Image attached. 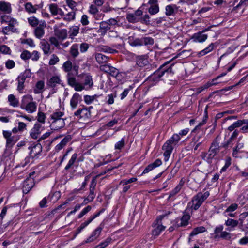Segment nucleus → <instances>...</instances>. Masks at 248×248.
Wrapping results in <instances>:
<instances>
[{
	"label": "nucleus",
	"instance_id": "nucleus-24",
	"mask_svg": "<svg viewBox=\"0 0 248 248\" xmlns=\"http://www.w3.org/2000/svg\"><path fill=\"white\" fill-rule=\"evenodd\" d=\"M239 224L238 220H234L232 218H228L225 222V225L228 228L227 229L228 231H232L238 226Z\"/></svg>",
	"mask_w": 248,
	"mask_h": 248
},
{
	"label": "nucleus",
	"instance_id": "nucleus-42",
	"mask_svg": "<svg viewBox=\"0 0 248 248\" xmlns=\"http://www.w3.org/2000/svg\"><path fill=\"white\" fill-rule=\"evenodd\" d=\"M58 39V38L52 36L49 38V42L50 45H53L58 49H60V44Z\"/></svg>",
	"mask_w": 248,
	"mask_h": 248
},
{
	"label": "nucleus",
	"instance_id": "nucleus-41",
	"mask_svg": "<svg viewBox=\"0 0 248 248\" xmlns=\"http://www.w3.org/2000/svg\"><path fill=\"white\" fill-rule=\"evenodd\" d=\"M44 87V82L42 80L38 81L36 85L35 88L34 89L35 93H40L42 92V90Z\"/></svg>",
	"mask_w": 248,
	"mask_h": 248
},
{
	"label": "nucleus",
	"instance_id": "nucleus-20",
	"mask_svg": "<svg viewBox=\"0 0 248 248\" xmlns=\"http://www.w3.org/2000/svg\"><path fill=\"white\" fill-rule=\"evenodd\" d=\"M81 101V96L77 93H75L70 100V106L74 109L76 108L77 105Z\"/></svg>",
	"mask_w": 248,
	"mask_h": 248
},
{
	"label": "nucleus",
	"instance_id": "nucleus-17",
	"mask_svg": "<svg viewBox=\"0 0 248 248\" xmlns=\"http://www.w3.org/2000/svg\"><path fill=\"white\" fill-rule=\"evenodd\" d=\"M49 10L51 14L53 16L59 15L63 16L64 15V12L59 7L57 4L55 3H52L48 5Z\"/></svg>",
	"mask_w": 248,
	"mask_h": 248
},
{
	"label": "nucleus",
	"instance_id": "nucleus-45",
	"mask_svg": "<svg viewBox=\"0 0 248 248\" xmlns=\"http://www.w3.org/2000/svg\"><path fill=\"white\" fill-rule=\"evenodd\" d=\"M63 19L65 21H70L73 20L75 18V11H72L69 12L65 15H63Z\"/></svg>",
	"mask_w": 248,
	"mask_h": 248
},
{
	"label": "nucleus",
	"instance_id": "nucleus-30",
	"mask_svg": "<svg viewBox=\"0 0 248 248\" xmlns=\"http://www.w3.org/2000/svg\"><path fill=\"white\" fill-rule=\"evenodd\" d=\"M9 105L13 107H17L19 105L18 99L13 94H10L8 96Z\"/></svg>",
	"mask_w": 248,
	"mask_h": 248
},
{
	"label": "nucleus",
	"instance_id": "nucleus-58",
	"mask_svg": "<svg viewBox=\"0 0 248 248\" xmlns=\"http://www.w3.org/2000/svg\"><path fill=\"white\" fill-rule=\"evenodd\" d=\"M124 138H122L121 140L116 143V144H115V149L116 150H121L124 147Z\"/></svg>",
	"mask_w": 248,
	"mask_h": 248
},
{
	"label": "nucleus",
	"instance_id": "nucleus-54",
	"mask_svg": "<svg viewBox=\"0 0 248 248\" xmlns=\"http://www.w3.org/2000/svg\"><path fill=\"white\" fill-rule=\"evenodd\" d=\"M59 62V57L55 54H53L51 55V58L49 61V64L50 65H53L56 64L57 62Z\"/></svg>",
	"mask_w": 248,
	"mask_h": 248
},
{
	"label": "nucleus",
	"instance_id": "nucleus-29",
	"mask_svg": "<svg viewBox=\"0 0 248 248\" xmlns=\"http://www.w3.org/2000/svg\"><path fill=\"white\" fill-rule=\"evenodd\" d=\"M165 14L167 16L174 15L178 11V7L175 5H167L165 8Z\"/></svg>",
	"mask_w": 248,
	"mask_h": 248
},
{
	"label": "nucleus",
	"instance_id": "nucleus-62",
	"mask_svg": "<svg viewBox=\"0 0 248 248\" xmlns=\"http://www.w3.org/2000/svg\"><path fill=\"white\" fill-rule=\"evenodd\" d=\"M66 3L68 7H69L73 11H76L77 10L76 8L78 6V3L72 0H70L66 2Z\"/></svg>",
	"mask_w": 248,
	"mask_h": 248
},
{
	"label": "nucleus",
	"instance_id": "nucleus-52",
	"mask_svg": "<svg viewBox=\"0 0 248 248\" xmlns=\"http://www.w3.org/2000/svg\"><path fill=\"white\" fill-rule=\"evenodd\" d=\"M28 21L29 24L32 27H35L39 24V20L34 16L29 17Z\"/></svg>",
	"mask_w": 248,
	"mask_h": 248
},
{
	"label": "nucleus",
	"instance_id": "nucleus-31",
	"mask_svg": "<svg viewBox=\"0 0 248 248\" xmlns=\"http://www.w3.org/2000/svg\"><path fill=\"white\" fill-rule=\"evenodd\" d=\"M244 147V144L243 143H240L239 141L237 142L236 146L233 148V151L232 153V155L233 157L237 158L238 157V154L240 153V149L243 148Z\"/></svg>",
	"mask_w": 248,
	"mask_h": 248
},
{
	"label": "nucleus",
	"instance_id": "nucleus-49",
	"mask_svg": "<svg viewBox=\"0 0 248 248\" xmlns=\"http://www.w3.org/2000/svg\"><path fill=\"white\" fill-rule=\"evenodd\" d=\"M165 227L162 225H159L152 232L153 235L154 236H158L160 232L165 229Z\"/></svg>",
	"mask_w": 248,
	"mask_h": 248
},
{
	"label": "nucleus",
	"instance_id": "nucleus-11",
	"mask_svg": "<svg viewBox=\"0 0 248 248\" xmlns=\"http://www.w3.org/2000/svg\"><path fill=\"white\" fill-rule=\"evenodd\" d=\"M136 64L143 67L149 65L148 56L147 55H137L135 57Z\"/></svg>",
	"mask_w": 248,
	"mask_h": 248
},
{
	"label": "nucleus",
	"instance_id": "nucleus-28",
	"mask_svg": "<svg viewBox=\"0 0 248 248\" xmlns=\"http://www.w3.org/2000/svg\"><path fill=\"white\" fill-rule=\"evenodd\" d=\"M78 49V44H74L72 45L70 48L69 53L72 58H76L79 55Z\"/></svg>",
	"mask_w": 248,
	"mask_h": 248
},
{
	"label": "nucleus",
	"instance_id": "nucleus-6",
	"mask_svg": "<svg viewBox=\"0 0 248 248\" xmlns=\"http://www.w3.org/2000/svg\"><path fill=\"white\" fill-rule=\"evenodd\" d=\"M210 193L208 191H206L204 193L199 192L193 197L188 204L190 205L192 209L197 210L207 199Z\"/></svg>",
	"mask_w": 248,
	"mask_h": 248
},
{
	"label": "nucleus",
	"instance_id": "nucleus-56",
	"mask_svg": "<svg viewBox=\"0 0 248 248\" xmlns=\"http://www.w3.org/2000/svg\"><path fill=\"white\" fill-rule=\"evenodd\" d=\"M95 194L94 193V189H90V193L88 196L84 200V202L86 201L88 202L93 201L95 197Z\"/></svg>",
	"mask_w": 248,
	"mask_h": 248
},
{
	"label": "nucleus",
	"instance_id": "nucleus-34",
	"mask_svg": "<svg viewBox=\"0 0 248 248\" xmlns=\"http://www.w3.org/2000/svg\"><path fill=\"white\" fill-rule=\"evenodd\" d=\"M215 48V45L214 43H211L207 47H206L203 50L200 51L199 52V55L203 56L208 54V53L211 52Z\"/></svg>",
	"mask_w": 248,
	"mask_h": 248
},
{
	"label": "nucleus",
	"instance_id": "nucleus-33",
	"mask_svg": "<svg viewBox=\"0 0 248 248\" xmlns=\"http://www.w3.org/2000/svg\"><path fill=\"white\" fill-rule=\"evenodd\" d=\"M95 59L98 63H104L108 62L109 57L101 53H97L95 55Z\"/></svg>",
	"mask_w": 248,
	"mask_h": 248
},
{
	"label": "nucleus",
	"instance_id": "nucleus-55",
	"mask_svg": "<svg viewBox=\"0 0 248 248\" xmlns=\"http://www.w3.org/2000/svg\"><path fill=\"white\" fill-rule=\"evenodd\" d=\"M33 158H32L31 155L30 156L26 157L24 160L21 163V166L24 167L28 166L33 162Z\"/></svg>",
	"mask_w": 248,
	"mask_h": 248
},
{
	"label": "nucleus",
	"instance_id": "nucleus-37",
	"mask_svg": "<svg viewBox=\"0 0 248 248\" xmlns=\"http://www.w3.org/2000/svg\"><path fill=\"white\" fill-rule=\"evenodd\" d=\"M16 80L18 82L17 87V90L18 91V92L21 93H25V83L26 81L23 80V79H18V78H17Z\"/></svg>",
	"mask_w": 248,
	"mask_h": 248
},
{
	"label": "nucleus",
	"instance_id": "nucleus-2",
	"mask_svg": "<svg viewBox=\"0 0 248 248\" xmlns=\"http://www.w3.org/2000/svg\"><path fill=\"white\" fill-rule=\"evenodd\" d=\"M180 137L177 134H175L164 144L162 149L164 151L163 155L165 161L168 160L172 152L174 146L176 145L180 140Z\"/></svg>",
	"mask_w": 248,
	"mask_h": 248
},
{
	"label": "nucleus",
	"instance_id": "nucleus-21",
	"mask_svg": "<svg viewBox=\"0 0 248 248\" xmlns=\"http://www.w3.org/2000/svg\"><path fill=\"white\" fill-rule=\"evenodd\" d=\"M162 164V161L160 159H156L153 163L148 165L143 170L142 174L148 173L153 169L160 166Z\"/></svg>",
	"mask_w": 248,
	"mask_h": 248
},
{
	"label": "nucleus",
	"instance_id": "nucleus-10",
	"mask_svg": "<svg viewBox=\"0 0 248 248\" xmlns=\"http://www.w3.org/2000/svg\"><path fill=\"white\" fill-rule=\"evenodd\" d=\"M35 184L34 180L31 175L27 178L23 183L22 191L24 194H27Z\"/></svg>",
	"mask_w": 248,
	"mask_h": 248
},
{
	"label": "nucleus",
	"instance_id": "nucleus-22",
	"mask_svg": "<svg viewBox=\"0 0 248 248\" xmlns=\"http://www.w3.org/2000/svg\"><path fill=\"white\" fill-rule=\"evenodd\" d=\"M42 125L40 124H35L34 127L31 129L30 135L34 139L38 138V135L40 134L41 131Z\"/></svg>",
	"mask_w": 248,
	"mask_h": 248
},
{
	"label": "nucleus",
	"instance_id": "nucleus-35",
	"mask_svg": "<svg viewBox=\"0 0 248 248\" xmlns=\"http://www.w3.org/2000/svg\"><path fill=\"white\" fill-rule=\"evenodd\" d=\"M34 33L35 36L37 38H41L45 34L44 28H43L41 25L37 27L34 30Z\"/></svg>",
	"mask_w": 248,
	"mask_h": 248
},
{
	"label": "nucleus",
	"instance_id": "nucleus-47",
	"mask_svg": "<svg viewBox=\"0 0 248 248\" xmlns=\"http://www.w3.org/2000/svg\"><path fill=\"white\" fill-rule=\"evenodd\" d=\"M116 97V93H111L106 97V103L108 105L113 104L114 102V98Z\"/></svg>",
	"mask_w": 248,
	"mask_h": 248
},
{
	"label": "nucleus",
	"instance_id": "nucleus-3",
	"mask_svg": "<svg viewBox=\"0 0 248 248\" xmlns=\"http://www.w3.org/2000/svg\"><path fill=\"white\" fill-rule=\"evenodd\" d=\"M169 62H168L162 64L157 70L149 77V81L151 82L152 84H155L160 80V78L165 74L168 75L169 73H171V66H169L168 67H166L167 64L169 63Z\"/></svg>",
	"mask_w": 248,
	"mask_h": 248
},
{
	"label": "nucleus",
	"instance_id": "nucleus-8",
	"mask_svg": "<svg viewBox=\"0 0 248 248\" xmlns=\"http://www.w3.org/2000/svg\"><path fill=\"white\" fill-rule=\"evenodd\" d=\"M190 218V216L187 210L183 212V216L181 218H176L175 219V226L177 227H186L188 224V221Z\"/></svg>",
	"mask_w": 248,
	"mask_h": 248
},
{
	"label": "nucleus",
	"instance_id": "nucleus-43",
	"mask_svg": "<svg viewBox=\"0 0 248 248\" xmlns=\"http://www.w3.org/2000/svg\"><path fill=\"white\" fill-rule=\"evenodd\" d=\"M77 156H78V155L76 153L72 155L71 158L70 159V160L68 161V164L65 167V170H68V169H69L71 168V167L74 164V162L76 160V159L77 158Z\"/></svg>",
	"mask_w": 248,
	"mask_h": 248
},
{
	"label": "nucleus",
	"instance_id": "nucleus-53",
	"mask_svg": "<svg viewBox=\"0 0 248 248\" xmlns=\"http://www.w3.org/2000/svg\"><path fill=\"white\" fill-rule=\"evenodd\" d=\"M223 226L222 225H219L216 227L214 230V233L215 234V237L216 238H219L220 234L223 232Z\"/></svg>",
	"mask_w": 248,
	"mask_h": 248
},
{
	"label": "nucleus",
	"instance_id": "nucleus-19",
	"mask_svg": "<svg viewBox=\"0 0 248 248\" xmlns=\"http://www.w3.org/2000/svg\"><path fill=\"white\" fill-rule=\"evenodd\" d=\"M40 45L44 54L48 55L52 52L53 50L51 49L50 43L45 39L41 41Z\"/></svg>",
	"mask_w": 248,
	"mask_h": 248
},
{
	"label": "nucleus",
	"instance_id": "nucleus-44",
	"mask_svg": "<svg viewBox=\"0 0 248 248\" xmlns=\"http://www.w3.org/2000/svg\"><path fill=\"white\" fill-rule=\"evenodd\" d=\"M112 239L110 237L107 238L105 240L96 246L94 248H105L111 242Z\"/></svg>",
	"mask_w": 248,
	"mask_h": 248
},
{
	"label": "nucleus",
	"instance_id": "nucleus-14",
	"mask_svg": "<svg viewBox=\"0 0 248 248\" xmlns=\"http://www.w3.org/2000/svg\"><path fill=\"white\" fill-rule=\"evenodd\" d=\"M205 31H208V29L194 34L192 37V39H193V41L199 43L204 42L208 37L207 34L204 33Z\"/></svg>",
	"mask_w": 248,
	"mask_h": 248
},
{
	"label": "nucleus",
	"instance_id": "nucleus-57",
	"mask_svg": "<svg viewBox=\"0 0 248 248\" xmlns=\"http://www.w3.org/2000/svg\"><path fill=\"white\" fill-rule=\"evenodd\" d=\"M238 205L236 203H233L231 204L224 211V214L228 212H232L236 210L238 208Z\"/></svg>",
	"mask_w": 248,
	"mask_h": 248
},
{
	"label": "nucleus",
	"instance_id": "nucleus-5",
	"mask_svg": "<svg viewBox=\"0 0 248 248\" xmlns=\"http://www.w3.org/2000/svg\"><path fill=\"white\" fill-rule=\"evenodd\" d=\"M20 108L28 113H32L36 110L37 103L33 101L32 96L27 94L22 97Z\"/></svg>",
	"mask_w": 248,
	"mask_h": 248
},
{
	"label": "nucleus",
	"instance_id": "nucleus-26",
	"mask_svg": "<svg viewBox=\"0 0 248 248\" xmlns=\"http://www.w3.org/2000/svg\"><path fill=\"white\" fill-rule=\"evenodd\" d=\"M64 113L60 111H56L50 115V123L54 122L56 121H58L60 119H64L63 116Z\"/></svg>",
	"mask_w": 248,
	"mask_h": 248
},
{
	"label": "nucleus",
	"instance_id": "nucleus-61",
	"mask_svg": "<svg viewBox=\"0 0 248 248\" xmlns=\"http://www.w3.org/2000/svg\"><path fill=\"white\" fill-rule=\"evenodd\" d=\"M89 44L86 43H81L80 46H79V47L80 48V51L81 53H85L87 51L89 48Z\"/></svg>",
	"mask_w": 248,
	"mask_h": 248
},
{
	"label": "nucleus",
	"instance_id": "nucleus-1",
	"mask_svg": "<svg viewBox=\"0 0 248 248\" xmlns=\"http://www.w3.org/2000/svg\"><path fill=\"white\" fill-rule=\"evenodd\" d=\"M78 80L71 73L67 75L68 84L73 87L75 91L80 92L82 90L91 89L93 85L92 76L89 73H82L78 75Z\"/></svg>",
	"mask_w": 248,
	"mask_h": 248
},
{
	"label": "nucleus",
	"instance_id": "nucleus-7",
	"mask_svg": "<svg viewBox=\"0 0 248 248\" xmlns=\"http://www.w3.org/2000/svg\"><path fill=\"white\" fill-rule=\"evenodd\" d=\"M217 137L212 143L208 153H204L203 155V159L208 162L211 163L212 159L219 152L221 146L219 145V142L217 140Z\"/></svg>",
	"mask_w": 248,
	"mask_h": 248
},
{
	"label": "nucleus",
	"instance_id": "nucleus-12",
	"mask_svg": "<svg viewBox=\"0 0 248 248\" xmlns=\"http://www.w3.org/2000/svg\"><path fill=\"white\" fill-rule=\"evenodd\" d=\"M74 115L78 118H89L91 116L90 108H79L74 112Z\"/></svg>",
	"mask_w": 248,
	"mask_h": 248
},
{
	"label": "nucleus",
	"instance_id": "nucleus-38",
	"mask_svg": "<svg viewBox=\"0 0 248 248\" xmlns=\"http://www.w3.org/2000/svg\"><path fill=\"white\" fill-rule=\"evenodd\" d=\"M79 28L78 26H73L71 27L69 31V37L73 39L75 36H77L79 33Z\"/></svg>",
	"mask_w": 248,
	"mask_h": 248
},
{
	"label": "nucleus",
	"instance_id": "nucleus-13",
	"mask_svg": "<svg viewBox=\"0 0 248 248\" xmlns=\"http://www.w3.org/2000/svg\"><path fill=\"white\" fill-rule=\"evenodd\" d=\"M46 85L49 88H51L56 87L58 85H62V86H63L60 76H53L49 79H47Z\"/></svg>",
	"mask_w": 248,
	"mask_h": 248
},
{
	"label": "nucleus",
	"instance_id": "nucleus-16",
	"mask_svg": "<svg viewBox=\"0 0 248 248\" xmlns=\"http://www.w3.org/2000/svg\"><path fill=\"white\" fill-rule=\"evenodd\" d=\"M29 149L30 150V155L32 158H35L42 152V147L40 143H36L32 144Z\"/></svg>",
	"mask_w": 248,
	"mask_h": 248
},
{
	"label": "nucleus",
	"instance_id": "nucleus-4",
	"mask_svg": "<svg viewBox=\"0 0 248 248\" xmlns=\"http://www.w3.org/2000/svg\"><path fill=\"white\" fill-rule=\"evenodd\" d=\"M0 22L1 24L7 25L2 28L1 32L4 34H8L10 32L14 31L15 26L17 23L16 19L8 15L3 14L0 15Z\"/></svg>",
	"mask_w": 248,
	"mask_h": 248
},
{
	"label": "nucleus",
	"instance_id": "nucleus-36",
	"mask_svg": "<svg viewBox=\"0 0 248 248\" xmlns=\"http://www.w3.org/2000/svg\"><path fill=\"white\" fill-rule=\"evenodd\" d=\"M31 76V73L30 69H26L25 71L21 73L18 78V79H23V80L26 81L27 78H30Z\"/></svg>",
	"mask_w": 248,
	"mask_h": 248
},
{
	"label": "nucleus",
	"instance_id": "nucleus-63",
	"mask_svg": "<svg viewBox=\"0 0 248 248\" xmlns=\"http://www.w3.org/2000/svg\"><path fill=\"white\" fill-rule=\"evenodd\" d=\"M110 27L107 21H102L100 23V29L103 30L105 31L108 30Z\"/></svg>",
	"mask_w": 248,
	"mask_h": 248
},
{
	"label": "nucleus",
	"instance_id": "nucleus-32",
	"mask_svg": "<svg viewBox=\"0 0 248 248\" xmlns=\"http://www.w3.org/2000/svg\"><path fill=\"white\" fill-rule=\"evenodd\" d=\"M55 34L60 40H63L67 37L66 29L59 30L55 32Z\"/></svg>",
	"mask_w": 248,
	"mask_h": 248
},
{
	"label": "nucleus",
	"instance_id": "nucleus-50",
	"mask_svg": "<svg viewBox=\"0 0 248 248\" xmlns=\"http://www.w3.org/2000/svg\"><path fill=\"white\" fill-rule=\"evenodd\" d=\"M182 188V186L181 185H178L174 189H173L170 193L168 198L170 199L172 197H173L175 195H176L181 190Z\"/></svg>",
	"mask_w": 248,
	"mask_h": 248
},
{
	"label": "nucleus",
	"instance_id": "nucleus-39",
	"mask_svg": "<svg viewBox=\"0 0 248 248\" xmlns=\"http://www.w3.org/2000/svg\"><path fill=\"white\" fill-rule=\"evenodd\" d=\"M206 229L203 226H200L194 228L190 234V236L196 235L200 233L205 232Z\"/></svg>",
	"mask_w": 248,
	"mask_h": 248
},
{
	"label": "nucleus",
	"instance_id": "nucleus-51",
	"mask_svg": "<svg viewBox=\"0 0 248 248\" xmlns=\"http://www.w3.org/2000/svg\"><path fill=\"white\" fill-rule=\"evenodd\" d=\"M143 45H152L154 43V39L149 37L142 38Z\"/></svg>",
	"mask_w": 248,
	"mask_h": 248
},
{
	"label": "nucleus",
	"instance_id": "nucleus-9",
	"mask_svg": "<svg viewBox=\"0 0 248 248\" xmlns=\"http://www.w3.org/2000/svg\"><path fill=\"white\" fill-rule=\"evenodd\" d=\"M143 14L142 11L140 9L136 11L134 13H130L127 15L126 19L132 23H135L140 21V17Z\"/></svg>",
	"mask_w": 248,
	"mask_h": 248
},
{
	"label": "nucleus",
	"instance_id": "nucleus-48",
	"mask_svg": "<svg viewBox=\"0 0 248 248\" xmlns=\"http://www.w3.org/2000/svg\"><path fill=\"white\" fill-rule=\"evenodd\" d=\"M108 74L112 76L115 77L117 79H120L119 70L116 68L111 66Z\"/></svg>",
	"mask_w": 248,
	"mask_h": 248
},
{
	"label": "nucleus",
	"instance_id": "nucleus-25",
	"mask_svg": "<svg viewBox=\"0 0 248 248\" xmlns=\"http://www.w3.org/2000/svg\"><path fill=\"white\" fill-rule=\"evenodd\" d=\"M37 7V5H33L31 2H27L24 4L25 10L29 14L35 13Z\"/></svg>",
	"mask_w": 248,
	"mask_h": 248
},
{
	"label": "nucleus",
	"instance_id": "nucleus-60",
	"mask_svg": "<svg viewBox=\"0 0 248 248\" xmlns=\"http://www.w3.org/2000/svg\"><path fill=\"white\" fill-rule=\"evenodd\" d=\"M217 83H207V84H206L205 85H203V86H202L201 87H199V88L197 89V93H201L202 91H203V90L207 89L208 88H209V87L211 86L212 85H216Z\"/></svg>",
	"mask_w": 248,
	"mask_h": 248
},
{
	"label": "nucleus",
	"instance_id": "nucleus-15",
	"mask_svg": "<svg viewBox=\"0 0 248 248\" xmlns=\"http://www.w3.org/2000/svg\"><path fill=\"white\" fill-rule=\"evenodd\" d=\"M72 138L70 135H67L61 140V141L54 148V153H58L62 150L69 142L70 141Z\"/></svg>",
	"mask_w": 248,
	"mask_h": 248
},
{
	"label": "nucleus",
	"instance_id": "nucleus-23",
	"mask_svg": "<svg viewBox=\"0 0 248 248\" xmlns=\"http://www.w3.org/2000/svg\"><path fill=\"white\" fill-rule=\"evenodd\" d=\"M65 119H60L54 122H50V127L51 129L57 130L63 128L65 126Z\"/></svg>",
	"mask_w": 248,
	"mask_h": 248
},
{
	"label": "nucleus",
	"instance_id": "nucleus-18",
	"mask_svg": "<svg viewBox=\"0 0 248 248\" xmlns=\"http://www.w3.org/2000/svg\"><path fill=\"white\" fill-rule=\"evenodd\" d=\"M102 228L98 227L92 233L91 235L87 238L85 241L86 243H91L96 240L100 235Z\"/></svg>",
	"mask_w": 248,
	"mask_h": 248
},
{
	"label": "nucleus",
	"instance_id": "nucleus-40",
	"mask_svg": "<svg viewBox=\"0 0 248 248\" xmlns=\"http://www.w3.org/2000/svg\"><path fill=\"white\" fill-rule=\"evenodd\" d=\"M72 68V63L70 61H67L64 62L62 65V69L65 72L70 73V71L71 70Z\"/></svg>",
	"mask_w": 248,
	"mask_h": 248
},
{
	"label": "nucleus",
	"instance_id": "nucleus-59",
	"mask_svg": "<svg viewBox=\"0 0 248 248\" xmlns=\"http://www.w3.org/2000/svg\"><path fill=\"white\" fill-rule=\"evenodd\" d=\"M219 238L229 240L232 238V234L226 231H223L220 234Z\"/></svg>",
	"mask_w": 248,
	"mask_h": 248
},
{
	"label": "nucleus",
	"instance_id": "nucleus-64",
	"mask_svg": "<svg viewBox=\"0 0 248 248\" xmlns=\"http://www.w3.org/2000/svg\"><path fill=\"white\" fill-rule=\"evenodd\" d=\"M243 125L241 128V130L245 133L248 132V120L243 119L242 120Z\"/></svg>",
	"mask_w": 248,
	"mask_h": 248
},
{
	"label": "nucleus",
	"instance_id": "nucleus-27",
	"mask_svg": "<svg viewBox=\"0 0 248 248\" xmlns=\"http://www.w3.org/2000/svg\"><path fill=\"white\" fill-rule=\"evenodd\" d=\"M0 11H1L7 14H10L12 11L11 4L9 2L5 1H0Z\"/></svg>",
	"mask_w": 248,
	"mask_h": 248
},
{
	"label": "nucleus",
	"instance_id": "nucleus-46",
	"mask_svg": "<svg viewBox=\"0 0 248 248\" xmlns=\"http://www.w3.org/2000/svg\"><path fill=\"white\" fill-rule=\"evenodd\" d=\"M159 11V8L158 4H154L150 6L148 10L149 13L152 15L157 14Z\"/></svg>",
	"mask_w": 248,
	"mask_h": 248
}]
</instances>
